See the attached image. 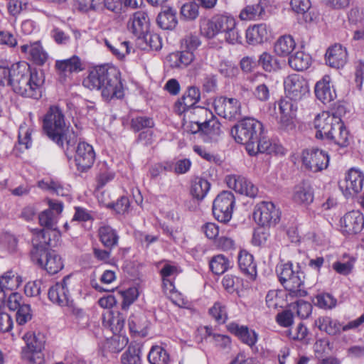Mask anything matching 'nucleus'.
Listing matches in <instances>:
<instances>
[{
  "mask_svg": "<svg viewBox=\"0 0 364 364\" xmlns=\"http://www.w3.org/2000/svg\"><path fill=\"white\" fill-rule=\"evenodd\" d=\"M82 85L90 90H100L105 100L121 99L124 96L120 72L114 66L102 65L93 68L83 80Z\"/></svg>",
  "mask_w": 364,
  "mask_h": 364,
  "instance_id": "f257e3e1",
  "label": "nucleus"
},
{
  "mask_svg": "<svg viewBox=\"0 0 364 364\" xmlns=\"http://www.w3.org/2000/svg\"><path fill=\"white\" fill-rule=\"evenodd\" d=\"M65 117L62 109L55 105L50 106L43 119V129L48 137L62 147L68 156L77 141V135L67 130Z\"/></svg>",
  "mask_w": 364,
  "mask_h": 364,
  "instance_id": "f03ea898",
  "label": "nucleus"
},
{
  "mask_svg": "<svg viewBox=\"0 0 364 364\" xmlns=\"http://www.w3.org/2000/svg\"><path fill=\"white\" fill-rule=\"evenodd\" d=\"M201 34L207 38H213L220 33H225V39L230 44L241 43L242 37L236 26L235 19L226 15L215 16L200 21Z\"/></svg>",
  "mask_w": 364,
  "mask_h": 364,
  "instance_id": "7ed1b4c3",
  "label": "nucleus"
},
{
  "mask_svg": "<svg viewBox=\"0 0 364 364\" xmlns=\"http://www.w3.org/2000/svg\"><path fill=\"white\" fill-rule=\"evenodd\" d=\"M279 282L291 297H303L307 294L304 288V274L297 265L288 262L280 265L277 269Z\"/></svg>",
  "mask_w": 364,
  "mask_h": 364,
  "instance_id": "20e7f679",
  "label": "nucleus"
},
{
  "mask_svg": "<svg viewBox=\"0 0 364 364\" xmlns=\"http://www.w3.org/2000/svg\"><path fill=\"white\" fill-rule=\"evenodd\" d=\"M262 124L255 118L247 117L240 121L230 131L235 141L245 144L248 151L249 144L257 143L262 134Z\"/></svg>",
  "mask_w": 364,
  "mask_h": 364,
  "instance_id": "39448f33",
  "label": "nucleus"
},
{
  "mask_svg": "<svg viewBox=\"0 0 364 364\" xmlns=\"http://www.w3.org/2000/svg\"><path fill=\"white\" fill-rule=\"evenodd\" d=\"M31 257L33 262L50 274L58 273L64 266L60 255L55 250L46 249L42 245H33Z\"/></svg>",
  "mask_w": 364,
  "mask_h": 364,
  "instance_id": "423d86ee",
  "label": "nucleus"
},
{
  "mask_svg": "<svg viewBox=\"0 0 364 364\" xmlns=\"http://www.w3.org/2000/svg\"><path fill=\"white\" fill-rule=\"evenodd\" d=\"M23 339L26 346L23 349V357L33 364H43L46 338L40 332L28 331L24 334Z\"/></svg>",
  "mask_w": 364,
  "mask_h": 364,
  "instance_id": "0eeeda50",
  "label": "nucleus"
},
{
  "mask_svg": "<svg viewBox=\"0 0 364 364\" xmlns=\"http://www.w3.org/2000/svg\"><path fill=\"white\" fill-rule=\"evenodd\" d=\"M364 323V314L359 318L343 325L336 319H333L330 316H320L314 321V325L321 331L325 332L329 336H336L343 331L355 329Z\"/></svg>",
  "mask_w": 364,
  "mask_h": 364,
  "instance_id": "6e6552de",
  "label": "nucleus"
},
{
  "mask_svg": "<svg viewBox=\"0 0 364 364\" xmlns=\"http://www.w3.org/2000/svg\"><path fill=\"white\" fill-rule=\"evenodd\" d=\"M235 205L233 193L224 191L219 193L213 203V214L215 218L221 223H226L230 220Z\"/></svg>",
  "mask_w": 364,
  "mask_h": 364,
  "instance_id": "1a4fd4ad",
  "label": "nucleus"
},
{
  "mask_svg": "<svg viewBox=\"0 0 364 364\" xmlns=\"http://www.w3.org/2000/svg\"><path fill=\"white\" fill-rule=\"evenodd\" d=\"M281 212L270 201H262L255 206L253 218L261 226H274L280 220Z\"/></svg>",
  "mask_w": 364,
  "mask_h": 364,
  "instance_id": "9d476101",
  "label": "nucleus"
},
{
  "mask_svg": "<svg viewBox=\"0 0 364 364\" xmlns=\"http://www.w3.org/2000/svg\"><path fill=\"white\" fill-rule=\"evenodd\" d=\"M33 70H30L28 64L18 63L13 65V73L9 86L18 95H29L33 92L36 94V90L33 88V90H27V88H25L26 83L30 82V77L33 75Z\"/></svg>",
  "mask_w": 364,
  "mask_h": 364,
  "instance_id": "9b49d317",
  "label": "nucleus"
},
{
  "mask_svg": "<svg viewBox=\"0 0 364 364\" xmlns=\"http://www.w3.org/2000/svg\"><path fill=\"white\" fill-rule=\"evenodd\" d=\"M336 126H341L340 117L329 112L319 113L314 120V127L316 129L315 136L319 139H326Z\"/></svg>",
  "mask_w": 364,
  "mask_h": 364,
  "instance_id": "f8f14e48",
  "label": "nucleus"
},
{
  "mask_svg": "<svg viewBox=\"0 0 364 364\" xmlns=\"http://www.w3.org/2000/svg\"><path fill=\"white\" fill-rule=\"evenodd\" d=\"M286 95L291 100L299 101L309 94V87L307 81L299 74H291L284 80Z\"/></svg>",
  "mask_w": 364,
  "mask_h": 364,
  "instance_id": "ddd939ff",
  "label": "nucleus"
},
{
  "mask_svg": "<svg viewBox=\"0 0 364 364\" xmlns=\"http://www.w3.org/2000/svg\"><path fill=\"white\" fill-rule=\"evenodd\" d=\"M214 109L216 113L227 119H238L241 117V104L235 98L218 97L214 100Z\"/></svg>",
  "mask_w": 364,
  "mask_h": 364,
  "instance_id": "4468645a",
  "label": "nucleus"
},
{
  "mask_svg": "<svg viewBox=\"0 0 364 364\" xmlns=\"http://www.w3.org/2000/svg\"><path fill=\"white\" fill-rule=\"evenodd\" d=\"M301 160L306 168L313 172H318L327 168L329 156L323 150L310 149L303 151Z\"/></svg>",
  "mask_w": 364,
  "mask_h": 364,
  "instance_id": "2eb2a0df",
  "label": "nucleus"
},
{
  "mask_svg": "<svg viewBox=\"0 0 364 364\" xmlns=\"http://www.w3.org/2000/svg\"><path fill=\"white\" fill-rule=\"evenodd\" d=\"M364 174L359 169L352 168L347 173L345 180L339 187L346 198L354 196L361 191L363 187Z\"/></svg>",
  "mask_w": 364,
  "mask_h": 364,
  "instance_id": "dca6fc26",
  "label": "nucleus"
},
{
  "mask_svg": "<svg viewBox=\"0 0 364 364\" xmlns=\"http://www.w3.org/2000/svg\"><path fill=\"white\" fill-rule=\"evenodd\" d=\"M70 279V276H66L61 282H57L49 289L48 298L53 303L61 306H68L71 304L72 300L69 292Z\"/></svg>",
  "mask_w": 364,
  "mask_h": 364,
  "instance_id": "f3484780",
  "label": "nucleus"
},
{
  "mask_svg": "<svg viewBox=\"0 0 364 364\" xmlns=\"http://www.w3.org/2000/svg\"><path fill=\"white\" fill-rule=\"evenodd\" d=\"M278 109L277 119L280 127L285 130L293 129L295 127L296 107L291 101L282 99L278 102Z\"/></svg>",
  "mask_w": 364,
  "mask_h": 364,
  "instance_id": "a211bd4d",
  "label": "nucleus"
},
{
  "mask_svg": "<svg viewBox=\"0 0 364 364\" xmlns=\"http://www.w3.org/2000/svg\"><path fill=\"white\" fill-rule=\"evenodd\" d=\"M95 160V152L92 145L85 142H79L75 154L77 168L80 171L90 169Z\"/></svg>",
  "mask_w": 364,
  "mask_h": 364,
  "instance_id": "6ab92c4d",
  "label": "nucleus"
},
{
  "mask_svg": "<svg viewBox=\"0 0 364 364\" xmlns=\"http://www.w3.org/2000/svg\"><path fill=\"white\" fill-rule=\"evenodd\" d=\"M226 183L230 188L235 192L250 198H255L258 188L249 179L240 175H230L226 177Z\"/></svg>",
  "mask_w": 364,
  "mask_h": 364,
  "instance_id": "aec40b11",
  "label": "nucleus"
},
{
  "mask_svg": "<svg viewBox=\"0 0 364 364\" xmlns=\"http://www.w3.org/2000/svg\"><path fill=\"white\" fill-rule=\"evenodd\" d=\"M247 152L251 156L256 155L258 152L267 153L268 154L284 155L285 149L281 144L272 142L266 136L261 134L259 136V139L257 143L249 144Z\"/></svg>",
  "mask_w": 364,
  "mask_h": 364,
  "instance_id": "412c9836",
  "label": "nucleus"
},
{
  "mask_svg": "<svg viewBox=\"0 0 364 364\" xmlns=\"http://www.w3.org/2000/svg\"><path fill=\"white\" fill-rule=\"evenodd\" d=\"M343 232L347 234H357L364 228V217L359 210H353L346 213L341 219Z\"/></svg>",
  "mask_w": 364,
  "mask_h": 364,
  "instance_id": "4be33fe9",
  "label": "nucleus"
},
{
  "mask_svg": "<svg viewBox=\"0 0 364 364\" xmlns=\"http://www.w3.org/2000/svg\"><path fill=\"white\" fill-rule=\"evenodd\" d=\"M20 49L27 58L36 65H42L48 59V53L43 49L40 41L24 44L20 47Z\"/></svg>",
  "mask_w": 364,
  "mask_h": 364,
  "instance_id": "5701e85b",
  "label": "nucleus"
},
{
  "mask_svg": "<svg viewBox=\"0 0 364 364\" xmlns=\"http://www.w3.org/2000/svg\"><path fill=\"white\" fill-rule=\"evenodd\" d=\"M326 63L331 68L339 69L347 62L348 53L346 48L340 44H335L328 48L326 53Z\"/></svg>",
  "mask_w": 364,
  "mask_h": 364,
  "instance_id": "b1692460",
  "label": "nucleus"
},
{
  "mask_svg": "<svg viewBox=\"0 0 364 364\" xmlns=\"http://www.w3.org/2000/svg\"><path fill=\"white\" fill-rule=\"evenodd\" d=\"M55 68L60 77L66 78L73 73H78L83 70L80 58L73 55L65 60H58L55 62Z\"/></svg>",
  "mask_w": 364,
  "mask_h": 364,
  "instance_id": "393cba45",
  "label": "nucleus"
},
{
  "mask_svg": "<svg viewBox=\"0 0 364 364\" xmlns=\"http://www.w3.org/2000/svg\"><path fill=\"white\" fill-rule=\"evenodd\" d=\"M128 29L136 37L144 36L149 28V17L146 12L138 11L129 18L127 23Z\"/></svg>",
  "mask_w": 364,
  "mask_h": 364,
  "instance_id": "a878e982",
  "label": "nucleus"
},
{
  "mask_svg": "<svg viewBox=\"0 0 364 364\" xmlns=\"http://www.w3.org/2000/svg\"><path fill=\"white\" fill-rule=\"evenodd\" d=\"M268 5V0H259V3L245 6L239 15L242 21H257L265 16V9Z\"/></svg>",
  "mask_w": 364,
  "mask_h": 364,
  "instance_id": "bb28decb",
  "label": "nucleus"
},
{
  "mask_svg": "<svg viewBox=\"0 0 364 364\" xmlns=\"http://www.w3.org/2000/svg\"><path fill=\"white\" fill-rule=\"evenodd\" d=\"M315 95L318 100L326 104L333 101L336 97L335 90L331 85V78L325 75L315 85Z\"/></svg>",
  "mask_w": 364,
  "mask_h": 364,
  "instance_id": "cd10ccee",
  "label": "nucleus"
},
{
  "mask_svg": "<svg viewBox=\"0 0 364 364\" xmlns=\"http://www.w3.org/2000/svg\"><path fill=\"white\" fill-rule=\"evenodd\" d=\"M128 325L131 333L134 335L140 337L147 336L149 321L144 314H132L129 318Z\"/></svg>",
  "mask_w": 364,
  "mask_h": 364,
  "instance_id": "c85d7f7f",
  "label": "nucleus"
},
{
  "mask_svg": "<svg viewBox=\"0 0 364 364\" xmlns=\"http://www.w3.org/2000/svg\"><path fill=\"white\" fill-rule=\"evenodd\" d=\"M314 195L312 187L306 182L296 185L293 191V200L301 205H307L314 201Z\"/></svg>",
  "mask_w": 364,
  "mask_h": 364,
  "instance_id": "c756f323",
  "label": "nucleus"
},
{
  "mask_svg": "<svg viewBox=\"0 0 364 364\" xmlns=\"http://www.w3.org/2000/svg\"><path fill=\"white\" fill-rule=\"evenodd\" d=\"M22 283L21 277L14 271L9 270L0 277V292L4 294V297L16 290Z\"/></svg>",
  "mask_w": 364,
  "mask_h": 364,
  "instance_id": "7c9ffc66",
  "label": "nucleus"
},
{
  "mask_svg": "<svg viewBox=\"0 0 364 364\" xmlns=\"http://www.w3.org/2000/svg\"><path fill=\"white\" fill-rule=\"evenodd\" d=\"M229 330L237 336L242 343L249 346H254L258 340L257 333L247 326L231 323L229 326Z\"/></svg>",
  "mask_w": 364,
  "mask_h": 364,
  "instance_id": "2f4dec72",
  "label": "nucleus"
},
{
  "mask_svg": "<svg viewBox=\"0 0 364 364\" xmlns=\"http://www.w3.org/2000/svg\"><path fill=\"white\" fill-rule=\"evenodd\" d=\"M269 36V31L264 23L250 27L246 31L247 41L250 44H259L267 41Z\"/></svg>",
  "mask_w": 364,
  "mask_h": 364,
  "instance_id": "473e14b6",
  "label": "nucleus"
},
{
  "mask_svg": "<svg viewBox=\"0 0 364 364\" xmlns=\"http://www.w3.org/2000/svg\"><path fill=\"white\" fill-rule=\"evenodd\" d=\"M296 42L290 35L280 36L274 43V53L280 57H289L296 48Z\"/></svg>",
  "mask_w": 364,
  "mask_h": 364,
  "instance_id": "72a5a7b5",
  "label": "nucleus"
},
{
  "mask_svg": "<svg viewBox=\"0 0 364 364\" xmlns=\"http://www.w3.org/2000/svg\"><path fill=\"white\" fill-rule=\"evenodd\" d=\"M194 58L195 55L192 53L182 50L169 54L166 60L171 68H179L188 66Z\"/></svg>",
  "mask_w": 364,
  "mask_h": 364,
  "instance_id": "f704fd0d",
  "label": "nucleus"
},
{
  "mask_svg": "<svg viewBox=\"0 0 364 364\" xmlns=\"http://www.w3.org/2000/svg\"><path fill=\"white\" fill-rule=\"evenodd\" d=\"M193 132H201L209 137L211 141L217 140L221 134L220 123L213 115L201 127H196Z\"/></svg>",
  "mask_w": 364,
  "mask_h": 364,
  "instance_id": "c9c22d12",
  "label": "nucleus"
},
{
  "mask_svg": "<svg viewBox=\"0 0 364 364\" xmlns=\"http://www.w3.org/2000/svg\"><path fill=\"white\" fill-rule=\"evenodd\" d=\"M289 66L297 71H303L309 68L311 64V57L303 51H297L291 55L288 60Z\"/></svg>",
  "mask_w": 364,
  "mask_h": 364,
  "instance_id": "e433bc0d",
  "label": "nucleus"
},
{
  "mask_svg": "<svg viewBox=\"0 0 364 364\" xmlns=\"http://www.w3.org/2000/svg\"><path fill=\"white\" fill-rule=\"evenodd\" d=\"M326 139L333 141L340 147H346L350 144L351 137L348 130L341 121V127L336 126L332 134Z\"/></svg>",
  "mask_w": 364,
  "mask_h": 364,
  "instance_id": "4c0bfd02",
  "label": "nucleus"
},
{
  "mask_svg": "<svg viewBox=\"0 0 364 364\" xmlns=\"http://www.w3.org/2000/svg\"><path fill=\"white\" fill-rule=\"evenodd\" d=\"M31 80H29V82L26 83L25 88L27 90H31L33 88L36 90V92H33L29 95H21L23 97H31L33 99H39L42 96V86L44 82V77L42 73H38L36 70H33V75H31Z\"/></svg>",
  "mask_w": 364,
  "mask_h": 364,
  "instance_id": "58836bf2",
  "label": "nucleus"
},
{
  "mask_svg": "<svg viewBox=\"0 0 364 364\" xmlns=\"http://www.w3.org/2000/svg\"><path fill=\"white\" fill-rule=\"evenodd\" d=\"M176 11L171 8H167L157 16V23L164 30H171L177 25Z\"/></svg>",
  "mask_w": 364,
  "mask_h": 364,
  "instance_id": "ea45409f",
  "label": "nucleus"
},
{
  "mask_svg": "<svg viewBox=\"0 0 364 364\" xmlns=\"http://www.w3.org/2000/svg\"><path fill=\"white\" fill-rule=\"evenodd\" d=\"M238 265L245 274L253 277L256 274V264L253 256L246 250H241L238 255Z\"/></svg>",
  "mask_w": 364,
  "mask_h": 364,
  "instance_id": "a19ab883",
  "label": "nucleus"
},
{
  "mask_svg": "<svg viewBox=\"0 0 364 364\" xmlns=\"http://www.w3.org/2000/svg\"><path fill=\"white\" fill-rule=\"evenodd\" d=\"M99 237L103 245L112 249L118 243L119 236L115 230L108 225H105L99 229Z\"/></svg>",
  "mask_w": 364,
  "mask_h": 364,
  "instance_id": "79ce46f5",
  "label": "nucleus"
},
{
  "mask_svg": "<svg viewBox=\"0 0 364 364\" xmlns=\"http://www.w3.org/2000/svg\"><path fill=\"white\" fill-rule=\"evenodd\" d=\"M213 115L212 112L208 109L197 106L190 111L188 118L193 124L198 127H201Z\"/></svg>",
  "mask_w": 364,
  "mask_h": 364,
  "instance_id": "37998d69",
  "label": "nucleus"
},
{
  "mask_svg": "<svg viewBox=\"0 0 364 364\" xmlns=\"http://www.w3.org/2000/svg\"><path fill=\"white\" fill-rule=\"evenodd\" d=\"M104 323L110 328L114 334H119L124 329L125 318L118 311L109 312L107 318H105Z\"/></svg>",
  "mask_w": 364,
  "mask_h": 364,
  "instance_id": "c03bdc74",
  "label": "nucleus"
},
{
  "mask_svg": "<svg viewBox=\"0 0 364 364\" xmlns=\"http://www.w3.org/2000/svg\"><path fill=\"white\" fill-rule=\"evenodd\" d=\"M38 187L41 189L49 191L57 196H67L70 193L69 186H65L58 181L42 180L38 182Z\"/></svg>",
  "mask_w": 364,
  "mask_h": 364,
  "instance_id": "a18cd8bd",
  "label": "nucleus"
},
{
  "mask_svg": "<svg viewBox=\"0 0 364 364\" xmlns=\"http://www.w3.org/2000/svg\"><path fill=\"white\" fill-rule=\"evenodd\" d=\"M148 360L151 364H168L171 361L167 350L159 346H155L151 348Z\"/></svg>",
  "mask_w": 364,
  "mask_h": 364,
  "instance_id": "49530a36",
  "label": "nucleus"
},
{
  "mask_svg": "<svg viewBox=\"0 0 364 364\" xmlns=\"http://www.w3.org/2000/svg\"><path fill=\"white\" fill-rule=\"evenodd\" d=\"M141 350L137 345H130L121 357L122 364H141Z\"/></svg>",
  "mask_w": 364,
  "mask_h": 364,
  "instance_id": "de8ad7c7",
  "label": "nucleus"
},
{
  "mask_svg": "<svg viewBox=\"0 0 364 364\" xmlns=\"http://www.w3.org/2000/svg\"><path fill=\"white\" fill-rule=\"evenodd\" d=\"M105 43L112 54L119 59H123L126 55L130 53L132 48L129 46V42L127 41L111 43L109 40L105 39Z\"/></svg>",
  "mask_w": 364,
  "mask_h": 364,
  "instance_id": "09e8293b",
  "label": "nucleus"
},
{
  "mask_svg": "<svg viewBox=\"0 0 364 364\" xmlns=\"http://www.w3.org/2000/svg\"><path fill=\"white\" fill-rule=\"evenodd\" d=\"M355 262V259L353 257L345 255L341 259L333 262L332 268L338 274L347 276L352 272Z\"/></svg>",
  "mask_w": 364,
  "mask_h": 364,
  "instance_id": "8fccbe9b",
  "label": "nucleus"
},
{
  "mask_svg": "<svg viewBox=\"0 0 364 364\" xmlns=\"http://www.w3.org/2000/svg\"><path fill=\"white\" fill-rule=\"evenodd\" d=\"M210 188V183L204 178H196L193 183L191 193L197 200H203Z\"/></svg>",
  "mask_w": 364,
  "mask_h": 364,
  "instance_id": "3c124183",
  "label": "nucleus"
},
{
  "mask_svg": "<svg viewBox=\"0 0 364 364\" xmlns=\"http://www.w3.org/2000/svg\"><path fill=\"white\" fill-rule=\"evenodd\" d=\"M229 267V260L223 255L213 257L210 262V268L215 274H223Z\"/></svg>",
  "mask_w": 364,
  "mask_h": 364,
  "instance_id": "603ef678",
  "label": "nucleus"
},
{
  "mask_svg": "<svg viewBox=\"0 0 364 364\" xmlns=\"http://www.w3.org/2000/svg\"><path fill=\"white\" fill-rule=\"evenodd\" d=\"M102 0H74V6L80 12L97 11L102 6Z\"/></svg>",
  "mask_w": 364,
  "mask_h": 364,
  "instance_id": "864d4df0",
  "label": "nucleus"
},
{
  "mask_svg": "<svg viewBox=\"0 0 364 364\" xmlns=\"http://www.w3.org/2000/svg\"><path fill=\"white\" fill-rule=\"evenodd\" d=\"M209 314L219 323H224L228 319L226 306L220 301L213 304L209 309Z\"/></svg>",
  "mask_w": 364,
  "mask_h": 364,
  "instance_id": "5fc2aeb1",
  "label": "nucleus"
},
{
  "mask_svg": "<svg viewBox=\"0 0 364 364\" xmlns=\"http://www.w3.org/2000/svg\"><path fill=\"white\" fill-rule=\"evenodd\" d=\"M259 65L267 72L275 71L279 68V61L268 53H263L260 55Z\"/></svg>",
  "mask_w": 364,
  "mask_h": 364,
  "instance_id": "6e6d98bb",
  "label": "nucleus"
},
{
  "mask_svg": "<svg viewBox=\"0 0 364 364\" xmlns=\"http://www.w3.org/2000/svg\"><path fill=\"white\" fill-rule=\"evenodd\" d=\"M40 225L48 229L55 230L58 217L50 210L43 211L38 216Z\"/></svg>",
  "mask_w": 364,
  "mask_h": 364,
  "instance_id": "4d7b16f0",
  "label": "nucleus"
},
{
  "mask_svg": "<svg viewBox=\"0 0 364 364\" xmlns=\"http://www.w3.org/2000/svg\"><path fill=\"white\" fill-rule=\"evenodd\" d=\"M13 73V65L10 68V62L0 58V86L9 85Z\"/></svg>",
  "mask_w": 364,
  "mask_h": 364,
  "instance_id": "13d9d810",
  "label": "nucleus"
},
{
  "mask_svg": "<svg viewBox=\"0 0 364 364\" xmlns=\"http://www.w3.org/2000/svg\"><path fill=\"white\" fill-rule=\"evenodd\" d=\"M218 72L226 78H233L238 75L239 69L232 62L222 60L218 65Z\"/></svg>",
  "mask_w": 364,
  "mask_h": 364,
  "instance_id": "bf43d9fd",
  "label": "nucleus"
},
{
  "mask_svg": "<svg viewBox=\"0 0 364 364\" xmlns=\"http://www.w3.org/2000/svg\"><path fill=\"white\" fill-rule=\"evenodd\" d=\"M128 339L126 336L114 334L107 342V346L109 351L112 353H118L121 351L127 344Z\"/></svg>",
  "mask_w": 364,
  "mask_h": 364,
  "instance_id": "052dcab7",
  "label": "nucleus"
},
{
  "mask_svg": "<svg viewBox=\"0 0 364 364\" xmlns=\"http://www.w3.org/2000/svg\"><path fill=\"white\" fill-rule=\"evenodd\" d=\"M32 129L28 127L26 124H22L18 129V143L24 146L25 149H29L32 145Z\"/></svg>",
  "mask_w": 364,
  "mask_h": 364,
  "instance_id": "680f3d73",
  "label": "nucleus"
},
{
  "mask_svg": "<svg viewBox=\"0 0 364 364\" xmlns=\"http://www.w3.org/2000/svg\"><path fill=\"white\" fill-rule=\"evenodd\" d=\"M120 294L122 297V309H127L139 296V291L136 287H130L124 291H120Z\"/></svg>",
  "mask_w": 364,
  "mask_h": 364,
  "instance_id": "e2e57ef3",
  "label": "nucleus"
},
{
  "mask_svg": "<svg viewBox=\"0 0 364 364\" xmlns=\"http://www.w3.org/2000/svg\"><path fill=\"white\" fill-rule=\"evenodd\" d=\"M314 302L315 305L324 309H331L336 305V299L329 294H321L317 295Z\"/></svg>",
  "mask_w": 364,
  "mask_h": 364,
  "instance_id": "0e129e2a",
  "label": "nucleus"
},
{
  "mask_svg": "<svg viewBox=\"0 0 364 364\" xmlns=\"http://www.w3.org/2000/svg\"><path fill=\"white\" fill-rule=\"evenodd\" d=\"M198 5L195 2L184 4L181 9V16L186 20H194L198 16Z\"/></svg>",
  "mask_w": 364,
  "mask_h": 364,
  "instance_id": "69168bd1",
  "label": "nucleus"
},
{
  "mask_svg": "<svg viewBox=\"0 0 364 364\" xmlns=\"http://www.w3.org/2000/svg\"><path fill=\"white\" fill-rule=\"evenodd\" d=\"M181 44L185 49L183 51L194 54L193 52L200 46L201 42L197 35L189 34L182 40Z\"/></svg>",
  "mask_w": 364,
  "mask_h": 364,
  "instance_id": "338daca9",
  "label": "nucleus"
},
{
  "mask_svg": "<svg viewBox=\"0 0 364 364\" xmlns=\"http://www.w3.org/2000/svg\"><path fill=\"white\" fill-rule=\"evenodd\" d=\"M132 129L139 132L144 128H150L154 126L153 119L148 117H136L133 118L131 122Z\"/></svg>",
  "mask_w": 364,
  "mask_h": 364,
  "instance_id": "774afa93",
  "label": "nucleus"
}]
</instances>
